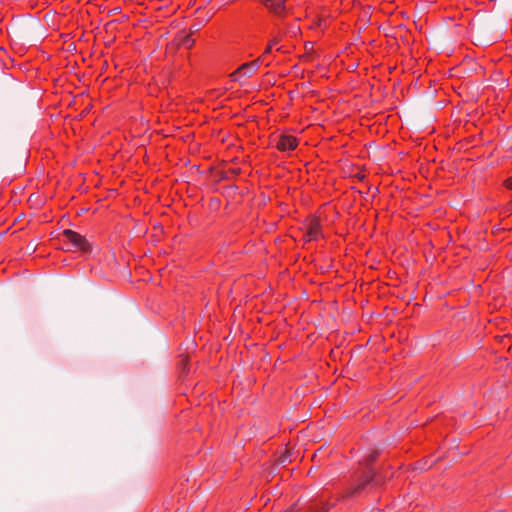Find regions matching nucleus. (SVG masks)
<instances>
[{
    "instance_id": "1",
    "label": "nucleus",
    "mask_w": 512,
    "mask_h": 512,
    "mask_svg": "<svg viewBox=\"0 0 512 512\" xmlns=\"http://www.w3.org/2000/svg\"><path fill=\"white\" fill-rule=\"evenodd\" d=\"M377 458V453H372L366 460V467L359 474L355 475L353 483L347 488L344 497L352 498L360 495L367 487H375L382 483L380 478L376 475L375 471L370 467V464Z\"/></svg>"
},
{
    "instance_id": "2",
    "label": "nucleus",
    "mask_w": 512,
    "mask_h": 512,
    "mask_svg": "<svg viewBox=\"0 0 512 512\" xmlns=\"http://www.w3.org/2000/svg\"><path fill=\"white\" fill-rule=\"evenodd\" d=\"M62 236L65 238L67 242L71 244L72 247L76 249V251H80L83 253H97L93 246L80 234L72 231V230H64Z\"/></svg>"
},
{
    "instance_id": "3",
    "label": "nucleus",
    "mask_w": 512,
    "mask_h": 512,
    "mask_svg": "<svg viewBox=\"0 0 512 512\" xmlns=\"http://www.w3.org/2000/svg\"><path fill=\"white\" fill-rule=\"evenodd\" d=\"M304 231H305V240L310 242L312 240L318 239L319 236H322L321 234V225L317 218H311L308 220L307 223L304 225Z\"/></svg>"
},
{
    "instance_id": "4",
    "label": "nucleus",
    "mask_w": 512,
    "mask_h": 512,
    "mask_svg": "<svg viewBox=\"0 0 512 512\" xmlns=\"http://www.w3.org/2000/svg\"><path fill=\"white\" fill-rule=\"evenodd\" d=\"M259 63H260V59H256L249 63H244L236 71H234L230 75V77L235 81L238 80L237 75H239V74L244 77H250L254 72L257 71V69L259 67Z\"/></svg>"
},
{
    "instance_id": "5",
    "label": "nucleus",
    "mask_w": 512,
    "mask_h": 512,
    "mask_svg": "<svg viewBox=\"0 0 512 512\" xmlns=\"http://www.w3.org/2000/svg\"><path fill=\"white\" fill-rule=\"evenodd\" d=\"M170 45L175 48L183 46L190 49L194 45V39L190 34H185L184 31H180Z\"/></svg>"
},
{
    "instance_id": "6",
    "label": "nucleus",
    "mask_w": 512,
    "mask_h": 512,
    "mask_svg": "<svg viewBox=\"0 0 512 512\" xmlns=\"http://www.w3.org/2000/svg\"><path fill=\"white\" fill-rule=\"evenodd\" d=\"M297 146V140L295 137L293 136H288V135H283V136H280L277 143H276V147L280 150V151H289V150H293L295 149Z\"/></svg>"
},
{
    "instance_id": "7",
    "label": "nucleus",
    "mask_w": 512,
    "mask_h": 512,
    "mask_svg": "<svg viewBox=\"0 0 512 512\" xmlns=\"http://www.w3.org/2000/svg\"><path fill=\"white\" fill-rule=\"evenodd\" d=\"M260 1L274 13L280 14L285 9L283 0H260Z\"/></svg>"
},
{
    "instance_id": "8",
    "label": "nucleus",
    "mask_w": 512,
    "mask_h": 512,
    "mask_svg": "<svg viewBox=\"0 0 512 512\" xmlns=\"http://www.w3.org/2000/svg\"><path fill=\"white\" fill-rule=\"evenodd\" d=\"M38 249V246L34 243H29L26 247V253L27 254H32V253H35Z\"/></svg>"
},
{
    "instance_id": "9",
    "label": "nucleus",
    "mask_w": 512,
    "mask_h": 512,
    "mask_svg": "<svg viewBox=\"0 0 512 512\" xmlns=\"http://www.w3.org/2000/svg\"><path fill=\"white\" fill-rule=\"evenodd\" d=\"M277 42H278L277 38H274V39L269 43V45H268V47L266 48V50H265V52H264V53H265V54L270 53V52H271V49H272V47H273V45H275Z\"/></svg>"
},
{
    "instance_id": "10",
    "label": "nucleus",
    "mask_w": 512,
    "mask_h": 512,
    "mask_svg": "<svg viewBox=\"0 0 512 512\" xmlns=\"http://www.w3.org/2000/svg\"><path fill=\"white\" fill-rule=\"evenodd\" d=\"M201 26L198 25H192L189 29V34L192 36L194 33L198 32L200 30Z\"/></svg>"
},
{
    "instance_id": "11",
    "label": "nucleus",
    "mask_w": 512,
    "mask_h": 512,
    "mask_svg": "<svg viewBox=\"0 0 512 512\" xmlns=\"http://www.w3.org/2000/svg\"><path fill=\"white\" fill-rule=\"evenodd\" d=\"M505 185L507 188L512 189V177L506 180Z\"/></svg>"
},
{
    "instance_id": "12",
    "label": "nucleus",
    "mask_w": 512,
    "mask_h": 512,
    "mask_svg": "<svg viewBox=\"0 0 512 512\" xmlns=\"http://www.w3.org/2000/svg\"><path fill=\"white\" fill-rule=\"evenodd\" d=\"M283 512H294V510L290 509V510H286V511H283Z\"/></svg>"
},
{
    "instance_id": "13",
    "label": "nucleus",
    "mask_w": 512,
    "mask_h": 512,
    "mask_svg": "<svg viewBox=\"0 0 512 512\" xmlns=\"http://www.w3.org/2000/svg\"><path fill=\"white\" fill-rule=\"evenodd\" d=\"M510 211H512V203L510 204V208H509Z\"/></svg>"
},
{
    "instance_id": "14",
    "label": "nucleus",
    "mask_w": 512,
    "mask_h": 512,
    "mask_svg": "<svg viewBox=\"0 0 512 512\" xmlns=\"http://www.w3.org/2000/svg\"><path fill=\"white\" fill-rule=\"evenodd\" d=\"M328 509H323L321 512H326Z\"/></svg>"
}]
</instances>
